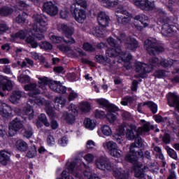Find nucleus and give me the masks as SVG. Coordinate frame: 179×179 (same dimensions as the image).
Here are the masks:
<instances>
[{
	"label": "nucleus",
	"instance_id": "1",
	"mask_svg": "<svg viewBox=\"0 0 179 179\" xmlns=\"http://www.w3.org/2000/svg\"><path fill=\"white\" fill-rule=\"evenodd\" d=\"M38 85L39 89L37 88V84L30 83L24 86V89L26 92H29L28 94L29 97H33V99H29V103L31 104H36L37 106H44L47 104L45 99L41 96H37L38 94H41V93H47V86H49L50 89L56 93H66V88L61 84L59 82L51 80L47 77H39Z\"/></svg>",
	"mask_w": 179,
	"mask_h": 179
},
{
	"label": "nucleus",
	"instance_id": "2",
	"mask_svg": "<svg viewBox=\"0 0 179 179\" xmlns=\"http://www.w3.org/2000/svg\"><path fill=\"white\" fill-rule=\"evenodd\" d=\"M176 64H177V62H174L171 60V59H169L168 60L162 59L160 62H159V59L152 58L149 61V66L145 63L138 62L136 64V72L138 73V76H140V78H145L146 73L152 72L154 66H160V65H162V66L167 68Z\"/></svg>",
	"mask_w": 179,
	"mask_h": 179
},
{
	"label": "nucleus",
	"instance_id": "3",
	"mask_svg": "<svg viewBox=\"0 0 179 179\" xmlns=\"http://www.w3.org/2000/svg\"><path fill=\"white\" fill-rule=\"evenodd\" d=\"M107 42L108 43L110 47H113L111 49L108 48L106 50V57H118L120 58V60H118L119 63L124 62V66H127V64H129V62L132 59V55L129 53H125L122 51H121V46L120 45V43H117L115 41V39L113 37H110Z\"/></svg>",
	"mask_w": 179,
	"mask_h": 179
},
{
	"label": "nucleus",
	"instance_id": "4",
	"mask_svg": "<svg viewBox=\"0 0 179 179\" xmlns=\"http://www.w3.org/2000/svg\"><path fill=\"white\" fill-rule=\"evenodd\" d=\"M57 30L62 31L66 35V38L59 37L54 34H50L49 38L54 44H59V43H65L66 44H75V39L72 38V35L75 33V27L73 25H66V24H59L57 25Z\"/></svg>",
	"mask_w": 179,
	"mask_h": 179
},
{
	"label": "nucleus",
	"instance_id": "5",
	"mask_svg": "<svg viewBox=\"0 0 179 179\" xmlns=\"http://www.w3.org/2000/svg\"><path fill=\"white\" fill-rule=\"evenodd\" d=\"M33 19L35 22L32 27V30L29 31V36L31 34L36 38L42 40L44 38V33L47 31V17L43 14H35Z\"/></svg>",
	"mask_w": 179,
	"mask_h": 179
},
{
	"label": "nucleus",
	"instance_id": "6",
	"mask_svg": "<svg viewBox=\"0 0 179 179\" xmlns=\"http://www.w3.org/2000/svg\"><path fill=\"white\" fill-rule=\"evenodd\" d=\"M76 3H74L71 6V12L74 17L75 20L78 23H84L86 20V11L81 8H86V0H74Z\"/></svg>",
	"mask_w": 179,
	"mask_h": 179
},
{
	"label": "nucleus",
	"instance_id": "7",
	"mask_svg": "<svg viewBox=\"0 0 179 179\" xmlns=\"http://www.w3.org/2000/svg\"><path fill=\"white\" fill-rule=\"evenodd\" d=\"M157 13L158 21L160 23H164L162 27V34L163 36H170L171 33H174L177 28L171 24L174 22L172 20L173 18L166 20L167 19L166 12L160 8L157 10Z\"/></svg>",
	"mask_w": 179,
	"mask_h": 179
},
{
	"label": "nucleus",
	"instance_id": "8",
	"mask_svg": "<svg viewBox=\"0 0 179 179\" xmlns=\"http://www.w3.org/2000/svg\"><path fill=\"white\" fill-rule=\"evenodd\" d=\"M98 22L99 27H94L90 31L91 34L95 37H103L106 34V27L110 23V17L104 12H101L98 15Z\"/></svg>",
	"mask_w": 179,
	"mask_h": 179
},
{
	"label": "nucleus",
	"instance_id": "9",
	"mask_svg": "<svg viewBox=\"0 0 179 179\" xmlns=\"http://www.w3.org/2000/svg\"><path fill=\"white\" fill-rule=\"evenodd\" d=\"M126 138L129 139V141H135V143H131L129 148L130 153L128 154L125 157V160L127 162H129L130 163H136L138 160V157H136V152H135V148H141L142 146V138L139 136V135H128L126 136Z\"/></svg>",
	"mask_w": 179,
	"mask_h": 179
},
{
	"label": "nucleus",
	"instance_id": "10",
	"mask_svg": "<svg viewBox=\"0 0 179 179\" xmlns=\"http://www.w3.org/2000/svg\"><path fill=\"white\" fill-rule=\"evenodd\" d=\"M115 37L118 40L120 44L124 43L125 48L130 50V51H135L138 47V41L132 37H127L124 32L116 31Z\"/></svg>",
	"mask_w": 179,
	"mask_h": 179
},
{
	"label": "nucleus",
	"instance_id": "11",
	"mask_svg": "<svg viewBox=\"0 0 179 179\" xmlns=\"http://www.w3.org/2000/svg\"><path fill=\"white\" fill-rule=\"evenodd\" d=\"M144 47L146 48L150 55L155 54V52H163V51H164V48L159 44L157 40L152 38L145 41Z\"/></svg>",
	"mask_w": 179,
	"mask_h": 179
},
{
	"label": "nucleus",
	"instance_id": "12",
	"mask_svg": "<svg viewBox=\"0 0 179 179\" xmlns=\"http://www.w3.org/2000/svg\"><path fill=\"white\" fill-rule=\"evenodd\" d=\"M78 117V107L75 104H71L69 106V111L64 112L62 120H64L68 124H73Z\"/></svg>",
	"mask_w": 179,
	"mask_h": 179
},
{
	"label": "nucleus",
	"instance_id": "13",
	"mask_svg": "<svg viewBox=\"0 0 179 179\" xmlns=\"http://www.w3.org/2000/svg\"><path fill=\"white\" fill-rule=\"evenodd\" d=\"M116 17L118 23L121 24H127V23H129L131 20H132V15L128 11L124 9V7L120 6L116 9L115 11Z\"/></svg>",
	"mask_w": 179,
	"mask_h": 179
},
{
	"label": "nucleus",
	"instance_id": "14",
	"mask_svg": "<svg viewBox=\"0 0 179 179\" xmlns=\"http://www.w3.org/2000/svg\"><path fill=\"white\" fill-rule=\"evenodd\" d=\"M132 27H135L137 30H142L143 27H148L149 25V17L143 14L136 15L132 19Z\"/></svg>",
	"mask_w": 179,
	"mask_h": 179
},
{
	"label": "nucleus",
	"instance_id": "15",
	"mask_svg": "<svg viewBox=\"0 0 179 179\" xmlns=\"http://www.w3.org/2000/svg\"><path fill=\"white\" fill-rule=\"evenodd\" d=\"M95 165L97 169H99V170H103L104 171H106V170L108 171H111V170H113V165H111V162H110L108 159L104 157H101L96 159L95 161Z\"/></svg>",
	"mask_w": 179,
	"mask_h": 179
},
{
	"label": "nucleus",
	"instance_id": "16",
	"mask_svg": "<svg viewBox=\"0 0 179 179\" xmlns=\"http://www.w3.org/2000/svg\"><path fill=\"white\" fill-rule=\"evenodd\" d=\"M148 1V0H134V5L143 9V10H152L155 9V3L157 0H150Z\"/></svg>",
	"mask_w": 179,
	"mask_h": 179
},
{
	"label": "nucleus",
	"instance_id": "17",
	"mask_svg": "<svg viewBox=\"0 0 179 179\" xmlns=\"http://www.w3.org/2000/svg\"><path fill=\"white\" fill-rule=\"evenodd\" d=\"M135 129L136 127L134 125L123 123L117 129V135H134Z\"/></svg>",
	"mask_w": 179,
	"mask_h": 179
},
{
	"label": "nucleus",
	"instance_id": "18",
	"mask_svg": "<svg viewBox=\"0 0 179 179\" xmlns=\"http://www.w3.org/2000/svg\"><path fill=\"white\" fill-rule=\"evenodd\" d=\"M133 164H136L134 172L135 177L137 178H143V177H145V173L147 171V170H148L149 168L138 162V161L133 162Z\"/></svg>",
	"mask_w": 179,
	"mask_h": 179
},
{
	"label": "nucleus",
	"instance_id": "19",
	"mask_svg": "<svg viewBox=\"0 0 179 179\" xmlns=\"http://www.w3.org/2000/svg\"><path fill=\"white\" fill-rule=\"evenodd\" d=\"M43 10L50 16L58 15V7L51 1L44 3Z\"/></svg>",
	"mask_w": 179,
	"mask_h": 179
},
{
	"label": "nucleus",
	"instance_id": "20",
	"mask_svg": "<svg viewBox=\"0 0 179 179\" xmlns=\"http://www.w3.org/2000/svg\"><path fill=\"white\" fill-rule=\"evenodd\" d=\"M108 113L106 115V118L108 120L110 124H114L117 121V113L116 111H118V107L115 105H110L108 109H107Z\"/></svg>",
	"mask_w": 179,
	"mask_h": 179
},
{
	"label": "nucleus",
	"instance_id": "21",
	"mask_svg": "<svg viewBox=\"0 0 179 179\" xmlns=\"http://www.w3.org/2000/svg\"><path fill=\"white\" fill-rule=\"evenodd\" d=\"M168 104L170 107H175L179 112V98L176 93L168 94Z\"/></svg>",
	"mask_w": 179,
	"mask_h": 179
},
{
	"label": "nucleus",
	"instance_id": "22",
	"mask_svg": "<svg viewBox=\"0 0 179 179\" xmlns=\"http://www.w3.org/2000/svg\"><path fill=\"white\" fill-rule=\"evenodd\" d=\"M23 128V122L19 117L13 120L9 124V131L11 132H18Z\"/></svg>",
	"mask_w": 179,
	"mask_h": 179
},
{
	"label": "nucleus",
	"instance_id": "23",
	"mask_svg": "<svg viewBox=\"0 0 179 179\" xmlns=\"http://www.w3.org/2000/svg\"><path fill=\"white\" fill-rule=\"evenodd\" d=\"M0 115L4 117V118H8L12 115V108L8 104L0 101Z\"/></svg>",
	"mask_w": 179,
	"mask_h": 179
},
{
	"label": "nucleus",
	"instance_id": "24",
	"mask_svg": "<svg viewBox=\"0 0 179 179\" xmlns=\"http://www.w3.org/2000/svg\"><path fill=\"white\" fill-rule=\"evenodd\" d=\"M146 106L147 107L150 108L153 114H156L157 113V104L152 101H147L144 102L143 103H139L138 106V112L142 113V108Z\"/></svg>",
	"mask_w": 179,
	"mask_h": 179
},
{
	"label": "nucleus",
	"instance_id": "25",
	"mask_svg": "<svg viewBox=\"0 0 179 179\" xmlns=\"http://www.w3.org/2000/svg\"><path fill=\"white\" fill-rule=\"evenodd\" d=\"M0 89H2L3 92L12 90L13 89V82L10 80L3 78L0 81Z\"/></svg>",
	"mask_w": 179,
	"mask_h": 179
},
{
	"label": "nucleus",
	"instance_id": "26",
	"mask_svg": "<svg viewBox=\"0 0 179 179\" xmlns=\"http://www.w3.org/2000/svg\"><path fill=\"white\" fill-rule=\"evenodd\" d=\"M10 155L11 153L8 151H0V163L3 166H6L8 162L10 161Z\"/></svg>",
	"mask_w": 179,
	"mask_h": 179
},
{
	"label": "nucleus",
	"instance_id": "27",
	"mask_svg": "<svg viewBox=\"0 0 179 179\" xmlns=\"http://www.w3.org/2000/svg\"><path fill=\"white\" fill-rule=\"evenodd\" d=\"M113 170V176L117 179H127L128 178V173H125V171L122 170V169H114Z\"/></svg>",
	"mask_w": 179,
	"mask_h": 179
},
{
	"label": "nucleus",
	"instance_id": "28",
	"mask_svg": "<svg viewBox=\"0 0 179 179\" xmlns=\"http://www.w3.org/2000/svg\"><path fill=\"white\" fill-rule=\"evenodd\" d=\"M15 148L19 152H27L29 144L23 140H18L16 141Z\"/></svg>",
	"mask_w": 179,
	"mask_h": 179
},
{
	"label": "nucleus",
	"instance_id": "29",
	"mask_svg": "<svg viewBox=\"0 0 179 179\" xmlns=\"http://www.w3.org/2000/svg\"><path fill=\"white\" fill-rule=\"evenodd\" d=\"M30 73V71L27 70L23 71L18 77L17 80L20 83L25 84L30 83V77L27 76Z\"/></svg>",
	"mask_w": 179,
	"mask_h": 179
},
{
	"label": "nucleus",
	"instance_id": "30",
	"mask_svg": "<svg viewBox=\"0 0 179 179\" xmlns=\"http://www.w3.org/2000/svg\"><path fill=\"white\" fill-rule=\"evenodd\" d=\"M22 98V92L21 91H13L10 97V101L13 104L19 103V100Z\"/></svg>",
	"mask_w": 179,
	"mask_h": 179
},
{
	"label": "nucleus",
	"instance_id": "31",
	"mask_svg": "<svg viewBox=\"0 0 179 179\" xmlns=\"http://www.w3.org/2000/svg\"><path fill=\"white\" fill-rule=\"evenodd\" d=\"M96 124H97V122L90 118H86L84 121L85 128H87V129L90 131H93V129L96 128Z\"/></svg>",
	"mask_w": 179,
	"mask_h": 179
},
{
	"label": "nucleus",
	"instance_id": "32",
	"mask_svg": "<svg viewBox=\"0 0 179 179\" xmlns=\"http://www.w3.org/2000/svg\"><path fill=\"white\" fill-rule=\"evenodd\" d=\"M75 167H76V164L75 162L70 163L68 167L69 173H73V179H82L80 173L74 171Z\"/></svg>",
	"mask_w": 179,
	"mask_h": 179
},
{
	"label": "nucleus",
	"instance_id": "33",
	"mask_svg": "<svg viewBox=\"0 0 179 179\" xmlns=\"http://www.w3.org/2000/svg\"><path fill=\"white\" fill-rule=\"evenodd\" d=\"M65 103H66V99L62 96H57L55 99V108H57V110H60V108L57 107H60L61 108H62V107L65 106Z\"/></svg>",
	"mask_w": 179,
	"mask_h": 179
},
{
	"label": "nucleus",
	"instance_id": "34",
	"mask_svg": "<svg viewBox=\"0 0 179 179\" xmlns=\"http://www.w3.org/2000/svg\"><path fill=\"white\" fill-rule=\"evenodd\" d=\"M106 8H114L118 5V0H99Z\"/></svg>",
	"mask_w": 179,
	"mask_h": 179
},
{
	"label": "nucleus",
	"instance_id": "35",
	"mask_svg": "<svg viewBox=\"0 0 179 179\" xmlns=\"http://www.w3.org/2000/svg\"><path fill=\"white\" fill-rule=\"evenodd\" d=\"M26 36H27V31H20L18 33L12 35L10 38L11 41H16L17 38H20L21 40H23L26 38Z\"/></svg>",
	"mask_w": 179,
	"mask_h": 179
},
{
	"label": "nucleus",
	"instance_id": "36",
	"mask_svg": "<svg viewBox=\"0 0 179 179\" xmlns=\"http://www.w3.org/2000/svg\"><path fill=\"white\" fill-rule=\"evenodd\" d=\"M103 148L108 150L109 152H111V150H114L116 149V148H118V145L115 143V142L110 141L108 142H105L103 143Z\"/></svg>",
	"mask_w": 179,
	"mask_h": 179
},
{
	"label": "nucleus",
	"instance_id": "37",
	"mask_svg": "<svg viewBox=\"0 0 179 179\" xmlns=\"http://www.w3.org/2000/svg\"><path fill=\"white\" fill-rule=\"evenodd\" d=\"M36 156H37V147L33 145L30 147V148L27 151L26 157L28 159H34Z\"/></svg>",
	"mask_w": 179,
	"mask_h": 179
},
{
	"label": "nucleus",
	"instance_id": "38",
	"mask_svg": "<svg viewBox=\"0 0 179 179\" xmlns=\"http://www.w3.org/2000/svg\"><path fill=\"white\" fill-rule=\"evenodd\" d=\"M22 113L24 115H27L29 120H33V117H34V110H33L31 106H27L24 108Z\"/></svg>",
	"mask_w": 179,
	"mask_h": 179
},
{
	"label": "nucleus",
	"instance_id": "39",
	"mask_svg": "<svg viewBox=\"0 0 179 179\" xmlns=\"http://www.w3.org/2000/svg\"><path fill=\"white\" fill-rule=\"evenodd\" d=\"M99 134H102V135H111L113 134V130L110 126L105 124L101 127V129L98 131Z\"/></svg>",
	"mask_w": 179,
	"mask_h": 179
},
{
	"label": "nucleus",
	"instance_id": "40",
	"mask_svg": "<svg viewBox=\"0 0 179 179\" xmlns=\"http://www.w3.org/2000/svg\"><path fill=\"white\" fill-rule=\"evenodd\" d=\"M96 102L98 106H100V107H106L107 110H108V107H110V106L113 105V103H108V101L103 98L96 99Z\"/></svg>",
	"mask_w": 179,
	"mask_h": 179
},
{
	"label": "nucleus",
	"instance_id": "41",
	"mask_svg": "<svg viewBox=\"0 0 179 179\" xmlns=\"http://www.w3.org/2000/svg\"><path fill=\"white\" fill-rule=\"evenodd\" d=\"M150 129V123L145 122L142 127H138L136 130V135H139L143 132H148Z\"/></svg>",
	"mask_w": 179,
	"mask_h": 179
},
{
	"label": "nucleus",
	"instance_id": "42",
	"mask_svg": "<svg viewBox=\"0 0 179 179\" xmlns=\"http://www.w3.org/2000/svg\"><path fill=\"white\" fill-rule=\"evenodd\" d=\"M79 107L83 113H89V111H90V103L88 102L85 101L80 103Z\"/></svg>",
	"mask_w": 179,
	"mask_h": 179
},
{
	"label": "nucleus",
	"instance_id": "43",
	"mask_svg": "<svg viewBox=\"0 0 179 179\" xmlns=\"http://www.w3.org/2000/svg\"><path fill=\"white\" fill-rule=\"evenodd\" d=\"M96 60L99 64H102L103 65H107V64H110V59H106L103 55H96Z\"/></svg>",
	"mask_w": 179,
	"mask_h": 179
},
{
	"label": "nucleus",
	"instance_id": "44",
	"mask_svg": "<svg viewBox=\"0 0 179 179\" xmlns=\"http://www.w3.org/2000/svg\"><path fill=\"white\" fill-rule=\"evenodd\" d=\"M26 42L27 43V44H30L32 48H37V47H38V45L37 44L36 39H34V37L33 36H28L27 38Z\"/></svg>",
	"mask_w": 179,
	"mask_h": 179
},
{
	"label": "nucleus",
	"instance_id": "45",
	"mask_svg": "<svg viewBox=\"0 0 179 179\" xmlns=\"http://www.w3.org/2000/svg\"><path fill=\"white\" fill-rule=\"evenodd\" d=\"M166 150L167 151L169 156L172 159H174V160H177L178 159V156L177 155V152H176V150L170 148V147H166Z\"/></svg>",
	"mask_w": 179,
	"mask_h": 179
},
{
	"label": "nucleus",
	"instance_id": "46",
	"mask_svg": "<svg viewBox=\"0 0 179 179\" xmlns=\"http://www.w3.org/2000/svg\"><path fill=\"white\" fill-rule=\"evenodd\" d=\"M122 152L118 149V148H115L114 150H112L109 154L110 156H113V157H121Z\"/></svg>",
	"mask_w": 179,
	"mask_h": 179
},
{
	"label": "nucleus",
	"instance_id": "47",
	"mask_svg": "<svg viewBox=\"0 0 179 179\" xmlns=\"http://www.w3.org/2000/svg\"><path fill=\"white\" fill-rule=\"evenodd\" d=\"M26 17H27V14L26 13H22L16 17L15 22H17V23H24Z\"/></svg>",
	"mask_w": 179,
	"mask_h": 179
},
{
	"label": "nucleus",
	"instance_id": "48",
	"mask_svg": "<svg viewBox=\"0 0 179 179\" xmlns=\"http://www.w3.org/2000/svg\"><path fill=\"white\" fill-rule=\"evenodd\" d=\"M12 9L8 7H3L2 8H0V15L1 16H8V15L12 13Z\"/></svg>",
	"mask_w": 179,
	"mask_h": 179
},
{
	"label": "nucleus",
	"instance_id": "49",
	"mask_svg": "<svg viewBox=\"0 0 179 179\" xmlns=\"http://www.w3.org/2000/svg\"><path fill=\"white\" fill-rule=\"evenodd\" d=\"M38 120L41 121V122L44 124L45 127H50V122H48L45 114H41L38 117Z\"/></svg>",
	"mask_w": 179,
	"mask_h": 179
},
{
	"label": "nucleus",
	"instance_id": "50",
	"mask_svg": "<svg viewBox=\"0 0 179 179\" xmlns=\"http://www.w3.org/2000/svg\"><path fill=\"white\" fill-rule=\"evenodd\" d=\"M69 10L66 8L62 9L60 11V16L62 19H67V17H69Z\"/></svg>",
	"mask_w": 179,
	"mask_h": 179
},
{
	"label": "nucleus",
	"instance_id": "51",
	"mask_svg": "<svg viewBox=\"0 0 179 179\" xmlns=\"http://www.w3.org/2000/svg\"><path fill=\"white\" fill-rule=\"evenodd\" d=\"M40 47L43 50H52V44L47 41L42 42Z\"/></svg>",
	"mask_w": 179,
	"mask_h": 179
},
{
	"label": "nucleus",
	"instance_id": "52",
	"mask_svg": "<svg viewBox=\"0 0 179 179\" xmlns=\"http://www.w3.org/2000/svg\"><path fill=\"white\" fill-rule=\"evenodd\" d=\"M154 75L155 78H163L164 76H167L169 74L164 70H159V71H157L154 73Z\"/></svg>",
	"mask_w": 179,
	"mask_h": 179
},
{
	"label": "nucleus",
	"instance_id": "53",
	"mask_svg": "<svg viewBox=\"0 0 179 179\" xmlns=\"http://www.w3.org/2000/svg\"><path fill=\"white\" fill-rule=\"evenodd\" d=\"M84 176L86 177H89L90 176V179H100V177H98L96 174H91L90 173V169H87V171L84 173Z\"/></svg>",
	"mask_w": 179,
	"mask_h": 179
},
{
	"label": "nucleus",
	"instance_id": "54",
	"mask_svg": "<svg viewBox=\"0 0 179 179\" xmlns=\"http://www.w3.org/2000/svg\"><path fill=\"white\" fill-rule=\"evenodd\" d=\"M17 2V8L22 10V9H26L27 8V4L26 3L23 2L22 1L20 0H16Z\"/></svg>",
	"mask_w": 179,
	"mask_h": 179
},
{
	"label": "nucleus",
	"instance_id": "55",
	"mask_svg": "<svg viewBox=\"0 0 179 179\" xmlns=\"http://www.w3.org/2000/svg\"><path fill=\"white\" fill-rule=\"evenodd\" d=\"M57 48L60 50V51H63V52H72V50H71V48L68 47V46H65L64 45H60L57 46Z\"/></svg>",
	"mask_w": 179,
	"mask_h": 179
},
{
	"label": "nucleus",
	"instance_id": "56",
	"mask_svg": "<svg viewBox=\"0 0 179 179\" xmlns=\"http://www.w3.org/2000/svg\"><path fill=\"white\" fill-rule=\"evenodd\" d=\"M78 92L73 91L72 90H70L69 95V101H73L75 99L78 98Z\"/></svg>",
	"mask_w": 179,
	"mask_h": 179
},
{
	"label": "nucleus",
	"instance_id": "57",
	"mask_svg": "<svg viewBox=\"0 0 179 179\" xmlns=\"http://www.w3.org/2000/svg\"><path fill=\"white\" fill-rule=\"evenodd\" d=\"M83 49L85 50V51H90L91 52H92V51H94V47H93V45H92L89 43H85L83 44Z\"/></svg>",
	"mask_w": 179,
	"mask_h": 179
},
{
	"label": "nucleus",
	"instance_id": "58",
	"mask_svg": "<svg viewBox=\"0 0 179 179\" xmlns=\"http://www.w3.org/2000/svg\"><path fill=\"white\" fill-rule=\"evenodd\" d=\"M96 118H106V113L103 110H96L95 112Z\"/></svg>",
	"mask_w": 179,
	"mask_h": 179
},
{
	"label": "nucleus",
	"instance_id": "59",
	"mask_svg": "<svg viewBox=\"0 0 179 179\" xmlns=\"http://www.w3.org/2000/svg\"><path fill=\"white\" fill-rule=\"evenodd\" d=\"M132 97H126L122 100L120 103L122 106H128V104H130V103H132Z\"/></svg>",
	"mask_w": 179,
	"mask_h": 179
},
{
	"label": "nucleus",
	"instance_id": "60",
	"mask_svg": "<svg viewBox=\"0 0 179 179\" xmlns=\"http://www.w3.org/2000/svg\"><path fill=\"white\" fill-rule=\"evenodd\" d=\"M45 110L47 114L49 115L50 117H51L52 118H54V117H55V112H54L51 107L47 106Z\"/></svg>",
	"mask_w": 179,
	"mask_h": 179
},
{
	"label": "nucleus",
	"instance_id": "61",
	"mask_svg": "<svg viewBox=\"0 0 179 179\" xmlns=\"http://www.w3.org/2000/svg\"><path fill=\"white\" fill-rule=\"evenodd\" d=\"M59 145L61 146H66L68 145V139L66 138V136H63L61 139L58 141Z\"/></svg>",
	"mask_w": 179,
	"mask_h": 179
},
{
	"label": "nucleus",
	"instance_id": "62",
	"mask_svg": "<svg viewBox=\"0 0 179 179\" xmlns=\"http://www.w3.org/2000/svg\"><path fill=\"white\" fill-rule=\"evenodd\" d=\"M84 159L85 161L87 162V163H92L94 160V155L92 154H87L85 157Z\"/></svg>",
	"mask_w": 179,
	"mask_h": 179
},
{
	"label": "nucleus",
	"instance_id": "63",
	"mask_svg": "<svg viewBox=\"0 0 179 179\" xmlns=\"http://www.w3.org/2000/svg\"><path fill=\"white\" fill-rule=\"evenodd\" d=\"M9 28L6 24H0V34L2 33H5V31H8Z\"/></svg>",
	"mask_w": 179,
	"mask_h": 179
},
{
	"label": "nucleus",
	"instance_id": "64",
	"mask_svg": "<svg viewBox=\"0 0 179 179\" xmlns=\"http://www.w3.org/2000/svg\"><path fill=\"white\" fill-rule=\"evenodd\" d=\"M47 142L48 145H54L55 143V138H54V136L52 135L48 136Z\"/></svg>",
	"mask_w": 179,
	"mask_h": 179
}]
</instances>
